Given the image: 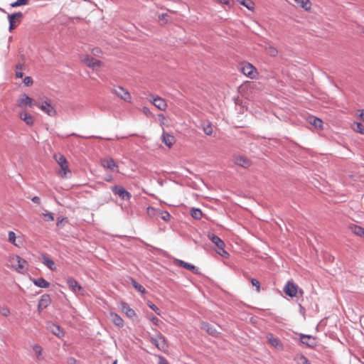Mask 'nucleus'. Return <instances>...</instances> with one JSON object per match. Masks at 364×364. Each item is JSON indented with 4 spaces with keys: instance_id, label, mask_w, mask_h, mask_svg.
<instances>
[{
    "instance_id": "f257e3e1",
    "label": "nucleus",
    "mask_w": 364,
    "mask_h": 364,
    "mask_svg": "<svg viewBox=\"0 0 364 364\" xmlns=\"http://www.w3.org/2000/svg\"><path fill=\"white\" fill-rule=\"evenodd\" d=\"M152 330L156 332L155 336H151L149 337L150 342L154 345L159 350L166 352L168 349V344L166 339L163 334L159 332L156 328H152Z\"/></svg>"
},
{
    "instance_id": "f03ea898",
    "label": "nucleus",
    "mask_w": 364,
    "mask_h": 364,
    "mask_svg": "<svg viewBox=\"0 0 364 364\" xmlns=\"http://www.w3.org/2000/svg\"><path fill=\"white\" fill-rule=\"evenodd\" d=\"M54 159L60 167V169L58 171V174L62 178H68V175H70L71 172L68 167V163L65 156L61 154H54Z\"/></svg>"
},
{
    "instance_id": "7ed1b4c3",
    "label": "nucleus",
    "mask_w": 364,
    "mask_h": 364,
    "mask_svg": "<svg viewBox=\"0 0 364 364\" xmlns=\"http://www.w3.org/2000/svg\"><path fill=\"white\" fill-rule=\"evenodd\" d=\"M16 105L18 107L26 110L28 108H33L38 105V102L29 97L27 94L23 93L20 95L17 100Z\"/></svg>"
},
{
    "instance_id": "20e7f679",
    "label": "nucleus",
    "mask_w": 364,
    "mask_h": 364,
    "mask_svg": "<svg viewBox=\"0 0 364 364\" xmlns=\"http://www.w3.org/2000/svg\"><path fill=\"white\" fill-rule=\"evenodd\" d=\"M208 238L216 245L218 254L225 257L229 256L228 252L225 250L224 242L218 236L211 233L208 235Z\"/></svg>"
},
{
    "instance_id": "39448f33",
    "label": "nucleus",
    "mask_w": 364,
    "mask_h": 364,
    "mask_svg": "<svg viewBox=\"0 0 364 364\" xmlns=\"http://www.w3.org/2000/svg\"><path fill=\"white\" fill-rule=\"evenodd\" d=\"M7 18L9 23V32H12L20 23L21 19L23 18V14L21 12H14L9 14Z\"/></svg>"
},
{
    "instance_id": "423d86ee",
    "label": "nucleus",
    "mask_w": 364,
    "mask_h": 364,
    "mask_svg": "<svg viewBox=\"0 0 364 364\" xmlns=\"http://www.w3.org/2000/svg\"><path fill=\"white\" fill-rule=\"evenodd\" d=\"M27 262L18 255H16L12 259V267L19 273H23L26 270Z\"/></svg>"
},
{
    "instance_id": "0eeeda50",
    "label": "nucleus",
    "mask_w": 364,
    "mask_h": 364,
    "mask_svg": "<svg viewBox=\"0 0 364 364\" xmlns=\"http://www.w3.org/2000/svg\"><path fill=\"white\" fill-rule=\"evenodd\" d=\"M240 70L245 75L251 79H255L257 75V69L250 63H244Z\"/></svg>"
},
{
    "instance_id": "6e6552de",
    "label": "nucleus",
    "mask_w": 364,
    "mask_h": 364,
    "mask_svg": "<svg viewBox=\"0 0 364 364\" xmlns=\"http://www.w3.org/2000/svg\"><path fill=\"white\" fill-rule=\"evenodd\" d=\"M112 192L120 197L124 200H129L132 196L124 188L119 186H114L112 187Z\"/></svg>"
},
{
    "instance_id": "1a4fd4ad",
    "label": "nucleus",
    "mask_w": 364,
    "mask_h": 364,
    "mask_svg": "<svg viewBox=\"0 0 364 364\" xmlns=\"http://www.w3.org/2000/svg\"><path fill=\"white\" fill-rule=\"evenodd\" d=\"M48 332H50L52 334L60 338L63 337L65 335L63 330L60 327V326L54 323H47V333Z\"/></svg>"
},
{
    "instance_id": "9d476101",
    "label": "nucleus",
    "mask_w": 364,
    "mask_h": 364,
    "mask_svg": "<svg viewBox=\"0 0 364 364\" xmlns=\"http://www.w3.org/2000/svg\"><path fill=\"white\" fill-rule=\"evenodd\" d=\"M176 262L179 267H183L186 269H188L195 274H200L198 268L191 263L186 262L181 259H176Z\"/></svg>"
},
{
    "instance_id": "9b49d317",
    "label": "nucleus",
    "mask_w": 364,
    "mask_h": 364,
    "mask_svg": "<svg viewBox=\"0 0 364 364\" xmlns=\"http://www.w3.org/2000/svg\"><path fill=\"white\" fill-rule=\"evenodd\" d=\"M284 292L290 297H294L297 293V286L291 282H287L283 288Z\"/></svg>"
},
{
    "instance_id": "f8f14e48",
    "label": "nucleus",
    "mask_w": 364,
    "mask_h": 364,
    "mask_svg": "<svg viewBox=\"0 0 364 364\" xmlns=\"http://www.w3.org/2000/svg\"><path fill=\"white\" fill-rule=\"evenodd\" d=\"M82 62L88 67L95 69L100 67L102 62L92 56H86Z\"/></svg>"
},
{
    "instance_id": "ddd939ff",
    "label": "nucleus",
    "mask_w": 364,
    "mask_h": 364,
    "mask_svg": "<svg viewBox=\"0 0 364 364\" xmlns=\"http://www.w3.org/2000/svg\"><path fill=\"white\" fill-rule=\"evenodd\" d=\"M67 284L70 289L74 293L83 290L82 286L80 285L77 280L73 277H68L67 279Z\"/></svg>"
},
{
    "instance_id": "4468645a",
    "label": "nucleus",
    "mask_w": 364,
    "mask_h": 364,
    "mask_svg": "<svg viewBox=\"0 0 364 364\" xmlns=\"http://www.w3.org/2000/svg\"><path fill=\"white\" fill-rule=\"evenodd\" d=\"M114 92L122 100L126 102H128L131 99L130 94L126 90H124L122 87H117L114 89Z\"/></svg>"
},
{
    "instance_id": "2eb2a0df",
    "label": "nucleus",
    "mask_w": 364,
    "mask_h": 364,
    "mask_svg": "<svg viewBox=\"0 0 364 364\" xmlns=\"http://www.w3.org/2000/svg\"><path fill=\"white\" fill-rule=\"evenodd\" d=\"M266 337L267 339V342L269 345H271L272 346H273L276 348H279V349L282 348L283 346H282V343L277 338H275L272 333H267Z\"/></svg>"
},
{
    "instance_id": "dca6fc26",
    "label": "nucleus",
    "mask_w": 364,
    "mask_h": 364,
    "mask_svg": "<svg viewBox=\"0 0 364 364\" xmlns=\"http://www.w3.org/2000/svg\"><path fill=\"white\" fill-rule=\"evenodd\" d=\"M300 341L308 347L313 348L316 346L315 338L311 336L301 334Z\"/></svg>"
},
{
    "instance_id": "f3484780",
    "label": "nucleus",
    "mask_w": 364,
    "mask_h": 364,
    "mask_svg": "<svg viewBox=\"0 0 364 364\" xmlns=\"http://www.w3.org/2000/svg\"><path fill=\"white\" fill-rule=\"evenodd\" d=\"M161 138L164 144L168 148H171L176 141L175 137L173 135L166 132H163Z\"/></svg>"
},
{
    "instance_id": "a211bd4d",
    "label": "nucleus",
    "mask_w": 364,
    "mask_h": 364,
    "mask_svg": "<svg viewBox=\"0 0 364 364\" xmlns=\"http://www.w3.org/2000/svg\"><path fill=\"white\" fill-rule=\"evenodd\" d=\"M102 165L103 166V167L112 171H114L115 168H118V166L117 165L116 162L112 158L103 159L102 161Z\"/></svg>"
},
{
    "instance_id": "6ab92c4d",
    "label": "nucleus",
    "mask_w": 364,
    "mask_h": 364,
    "mask_svg": "<svg viewBox=\"0 0 364 364\" xmlns=\"http://www.w3.org/2000/svg\"><path fill=\"white\" fill-rule=\"evenodd\" d=\"M20 119L23 121L27 125H32L33 124V119L31 114L28 113L26 110H23L19 112Z\"/></svg>"
},
{
    "instance_id": "aec40b11",
    "label": "nucleus",
    "mask_w": 364,
    "mask_h": 364,
    "mask_svg": "<svg viewBox=\"0 0 364 364\" xmlns=\"http://www.w3.org/2000/svg\"><path fill=\"white\" fill-rule=\"evenodd\" d=\"M235 164L244 168H247L251 165L250 161L247 157L242 156L235 158Z\"/></svg>"
},
{
    "instance_id": "412c9836",
    "label": "nucleus",
    "mask_w": 364,
    "mask_h": 364,
    "mask_svg": "<svg viewBox=\"0 0 364 364\" xmlns=\"http://www.w3.org/2000/svg\"><path fill=\"white\" fill-rule=\"evenodd\" d=\"M110 317L112 323L119 328H122L124 326V320L117 313L111 312Z\"/></svg>"
},
{
    "instance_id": "4be33fe9",
    "label": "nucleus",
    "mask_w": 364,
    "mask_h": 364,
    "mask_svg": "<svg viewBox=\"0 0 364 364\" xmlns=\"http://www.w3.org/2000/svg\"><path fill=\"white\" fill-rule=\"evenodd\" d=\"M122 309L123 312L127 315V317L132 318L136 316L135 311L132 309L127 303L123 302L122 304Z\"/></svg>"
},
{
    "instance_id": "5701e85b",
    "label": "nucleus",
    "mask_w": 364,
    "mask_h": 364,
    "mask_svg": "<svg viewBox=\"0 0 364 364\" xmlns=\"http://www.w3.org/2000/svg\"><path fill=\"white\" fill-rule=\"evenodd\" d=\"M153 104L160 110H165L167 107L165 100L159 97H157L153 100Z\"/></svg>"
},
{
    "instance_id": "b1692460",
    "label": "nucleus",
    "mask_w": 364,
    "mask_h": 364,
    "mask_svg": "<svg viewBox=\"0 0 364 364\" xmlns=\"http://www.w3.org/2000/svg\"><path fill=\"white\" fill-rule=\"evenodd\" d=\"M33 350L35 353L36 360L40 361L43 359V348L41 346L38 344L33 345Z\"/></svg>"
},
{
    "instance_id": "393cba45",
    "label": "nucleus",
    "mask_w": 364,
    "mask_h": 364,
    "mask_svg": "<svg viewBox=\"0 0 364 364\" xmlns=\"http://www.w3.org/2000/svg\"><path fill=\"white\" fill-rule=\"evenodd\" d=\"M309 122L312 124L316 128H321L323 122L321 119L314 117V116H310L308 119Z\"/></svg>"
},
{
    "instance_id": "a878e982",
    "label": "nucleus",
    "mask_w": 364,
    "mask_h": 364,
    "mask_svg": "<svg viewBox=\"0 0 364 364\" xmlns=\"http://www.w3.org/2000/svg\"><path fill=\"white\" fill-rule=\"evenodd\" d=\"M130 281H131V282H130L131 284L135 289L136 291L141 293L142 294H144L146 293L145 288L142 285L139 284L134 279L130 278Z\"/></svg>"
},
{
    "instance_id": "bb28decb",
    "label": "nucleus",
    "mask_w": 364,
    "mask_h": 364,
    "mask_svg": "<svg viewBox=\"0 0 364 364\" xmlns=\"http://www.w3.org/2000/svg\"><path fill=\"white\" fill-rule=\"evenodd\" d=\"M202 328L205 330L211 336H214L217 333L216 329L208 323H203Z\"/></svg>"
},
{
    "instance_id": "cd10ccee",
    "label": "nucleus",
    "mask_w": 364,
    "mask_h": 364,
    "mask_svg": "<svg viewBox=\"0 0 364 364\" xmlns=\"http://www.w3.org/2000/svg\"><path fill=\"white\" fill-rule=\"evenodd\" d=\"M294 1L302 9L309 11L311 7V2L309 0H294Z\"/></svg>"
},
{
    "instance_id": "c85d7f7f",
    "label": "nucleus",
    "mask_w": 364,
    "mask_h": 364,
    "mask_svg": "<svg viewBox=\"0 0 364 364\" xmlns=\"http://www.w3.org/2000/svg\"><path fill=\"white\" fill-rule=\"evenodd\" d=\"M352 232L360 237H363L364 238V228L358 226V225H353L350 227Z\"/></svg>"
},
{
    "instance_id": "c756f323",
    "label": "nucleus",
    "mask_w": 364,
    "mask_h": 364,
    "mask_svg": "<svg viewBox=\"0 0 364 364\" xmlns=\"http://www.w3.org/2000/svg\"><path fill=\"white\" fill-rule=\"evenodd\" d=\"M191 215L195 219H200L203 216V212L200 209L196 208H192L191 210Z\"/></svg>"
},
{
    "instance_id": "7c9ffc66",
    "label": "nucleus",
    "mask_w": 364,
    "mask_h": 364,
    "mask_svg": "<svg viewBox=\"0 0 364 364\" xmlns=\"http://www.w3.org/2000/svg\"><path fill=\"white\" fill-rule=\"evenodd\" d=\"M157 215H160L161 218L164 221H169L171 219L170 213L166 210L159 209Z\"/></svg>"
},
{
    "instance_id": "2f4dec72",
    "label": "nucleus",
    "mask_w": 364,
    "mask_h": 364,
    "mask_svg": "<svg viewBox=\"0 0 364 364\" xmlns=\"http://www.w3.org/2000/svg\"><path fill=\"white\" fill-rule=\"evenodd\" d=\"M23 65L21 63H18L15 67V76L16 78H22L23 76V73L22 72Z\"/></svg>"
},
{
    "instance_id": "473e14b6",
    "label": "nucleus",
    "mask_w": 364,
    "mask_h": 364,
    "mask_svg": "<svg viewBox=\"0 0 364 364\" xmlns=\"http://www.w3.org/2000/svg\"><path fill=\"white\" fill-rule=\"evenodd\" d=\"M241 5L249 10L253 9L254 3L251 0H237Z\"/></svg>"
},
{
    "instance_id": "72a5a7b5",
    "label": "nucleus",
    "mask_w": 364,
    "mask_h": 364,
    "mask_svg": "<svg viewBox=\"0 0 364 364\" xmlns=\"http://www.w3.org/2000/svg\"><path fill=\"white\" fill-rule=\"evenodd\" d=\"M33 284L41 288H46V279L43 277L33 279Z\"/></svg>"
},
{
    "instance_id": "f704fd0d",
    "label": "nucleus",
    "mask_w": 364,
    "mask_h": 364,
    "mask_svg": "<svg viewBox=\"0 0 364 364\" xmlns=\"http://www.w3.org/2000/svg\"><path fill=\"white\" fill-rule=\"evenodd\" d=\"M46 309V294L41 296V299L38 302V309L41 312Z\"/></svg>"
},
{
    "instance_id": "c9c22d12",
    "label": "nucleus",
    "mask_w": 364,
    "mask_h": 364,
    "mask_svg": "<svg viewBox=\"0 0 364 364\" xmlns=\"http://www.w3.org/2000/svg\"><path fill=\"white\" fill-rule=\"evenodd\" d=\"M148 306L153 310L157 315L160 316L161 314V311L151 301L147 302Z\"/></svg>"
},
{
    "instance_id": "e433bc0d",
    "label": "nucleus",
    "mask_w": 364,
    "mask_h": 364,
    "mask_svg": "<svg viewBox=\"0 0 364 364\" xmlns=\"http://www.w3.org/2000/svg\"><path fill=\"white\" fill-rule=\"evenodd\" d=\"M159 210V208H156L151 206H149L146 209V212L150 216H155L157 215L158 211Z\"/></svg>"
},
{
    "instance_id": "4c0bfd02",
    "label": "nucleus",
    "mask_w": 364,
    "mask_h": 364,
    "mask_svg": "<svg viewBox=\"0 0 364 364\" xmlns=\"http://www.w3.org/2000/svg\"><path fill=\"white\" fill-rule=\"evenodd\" d=\"M28 3V0H16V1L11 4V7H18L23 5H26Z\"/></svg>"
},
{
    "instance_id": "58836bf2",
    "label": "nucleus",
    "mask_w": 364,
    "mask_h": 364,
    "mask_svg": "<svg viewBox=\"0 0 364 364\" xmlns=\"http://www.w3.org/2000/svg\"><path fill=\"white\" fill-rule=\"evenodd\" d=\"M55 114H56V110L47 101V115L55 116Z\"/></svg>"
},
{
    "instance_id": "ea45409f",
    "label": "nucleus",
    "mask_w": 364,
    "mask_h": 364,
    "mask_svg": "<svg viewBox=\"0 0 364 364\" xmlns=\"http://www.w3.org/2000/svg\"><path fill=\"white\" fill-rule=\"evenodd\" d=\"M47 268H49L50 269H51L53 271L57 270L56 264L54 262V261L48 257H47Z\"/></svg>"
},
{
    "instance_id": "a19ab883",
    "label": "nucleus",
    "mask_w": 364,
    "mask_h": 364,
    "mask_svg": "<svg viewBox=\"0 0 364 364\" xmlns=\"http://www.w3.org/2000/svg\"><path fill=\"white\" fill-rule=\"evenodd\" d=\"M16 236L15 232L13 231H9V241L11 244L17 246L18 245L16 243Z\"/></svg>"
},
{
    "instance_id": "79ce46f5",
    "label": "nucleus",
    "mask_w": 364,
    "mask_h": 364,
    "mask_svg": "<svg viewBox=\"0 0 364 364\" xmlns=\"http://www.w3.org/2000/svg\"><path fill=\"white\" fill-rule=\"evenodd\" d=\"M354 130L358 133L364 134V127L360 122L355 123Z\"/></svg>"
},
{
    "instance_id": "37998d69",
    "label": "nucleus",
    "mask_w": 364,
    "mask_h": 364,
    "mask_svg": "<svg viewBox=\"0 0 364 364\" xmlns=\"http://www.w3.org/2000/svg\"><path fill=\"white\" fill-rule=\"evenodd\" d=\"M0 314L6 317L10 314V310L6 306H3L0 308Z\"/></svg>"
},
{
    "instance_id": "c03bdc74",
    "label": "nucleus",
    "mask_w": 364,
    "mask_h": 364,
    "mask_svg": "<svg viewBox=\"0 0 364 364\" xmlns=\"http://www.w3.org/2000/svg\"><path fill=\"white\" fill-rule=\"evenodd\" d=\"M148 318L156 326H159L161 322V321L153 314L149 315Z\"/></svg>"
},
{
    "instance_id": "a18cd8bd",
    "label": "nucleus",
    "mask_w": 364,
    "mask_h": 364,
    "mask_svg": "<svg viewBox=\"0 0 364 364\" xmlns=\"http://www.w3.org/2000/svg\"><path fill=\"white\" fill-rule=\"evenodd\" d=\"M251 283H252V286L256 287L257 291L259 292L260 291V283H259V282L257 279L252 278L251 279Z\"/></svg>"
},
{
    "instance_id": "49530a36",
    "label": "nucleus",
    "mask_w": 364,
    "mask_h": 364,
    "mask_svg": "<svg viewBox=\"0 0 364 364\" xmlns=\"http://www.w3.org/2000/svg\"><path fill=\"white\" fill-rule=\"evenodd\" d=\"M267 53H269V55L271 56H276L278 53V50H277V48H275L273 46H269L268 48H267Z\"/></svg>"
},
{
    "instance_id": "de8ad7c7",
    "label": "nucleus",
    "mask_w": 364,
    "mask_h": 364,
    "mask_svg": "<svg viewBox=\"0 0 364 364\" xmlns=\"http://www.w3.org/2000/svg\"><path fill=\"white\" fill-rule=\"evenodd\" d=\"M213 131L211 124H208L203 127V132L206 135H211L213 134Z\"/></svg>"
},
{
    "instance_id": "09e8293b",
    "label": "nucleus",
    "mask_w": 364,
    "mask_h": 364,
    "mask_svg": "<svg viewBox=\"0 0 364 364\" xmlns=\"http://www.w3.org/2000/svg\"><path fill=\"white\" fill-rule=\"evenodd\" d=\"M23 82L26 86H31L33 82L32 77L30 76L24 77Z\"/></svg>"
},
{
    "instance_id": "8fccbe9b",
    "label": "nucleus",
    "mask_w": 364,
    "mask_h": 364,
    "mask_svg": "<svg viewBox=\"0 0 364 364\" xmlns=\"http://www.w3.org/2000/svg\"><path fill=\"white\" fill-rule=\"evenodd\" d=\"M299 364H310L309 360L304 355H301L299 360Z\"/></svg>"
},
{
    "instance_id": "3c124183",
    "label": "nucleus",
    "mask_w": 364,
    "mask_h": 364,
    "mask_svg": "<svg viewBox=\"0 0 364 364\" xmlns=\"http://www.w3.org/2000/svg\"><path fill=\"white\" fill-rule=\"evenodd\" d=\"M156 356L159 358V363L158 364H168L167 360L163 355H158Z\"/></svg>"
},
{
    "instance_id": "603ef678",
    "label": "nucleus",
    "mask_w": 364,
    "mask_h": 364,
    "mask_svg": "<svg viewBox=\"0 0 364 364\" xmlns=\"http://www.w3.org/2000/svg\"><path fill=\"white\" fill-rule=\"evenodd\" d=\"M66 220V218H58V220H57V223H56V225L59 228H62L63 227V223Z\"/></svg>"
},
{
    "instance_id": "864d4df0",
    "label": "nucleus",
    "mask_w": 364,
    "mask_h": 364,
    "mask_svg": "<svg viewBox=\"0 0 364 364\" xmlns=\"http://www.w3.org/2000/svg\"><path fill=\"white\" fill-rule=\"evenodd\" d=\"M220 3L227 5L230 6L232 3H233V0H219Z\"/></svg>"
},
{
    "instance_id": "5fc2aeb1",
    "label": "nucleus",
    "mask_w": 364,
    "mask_h": 364,
    "mask_svg": "<svg viewBox=\"0 0 364 364\" xmlns=\"http://www.w3.org/2000/svg\"><path fill=\"white\" fill-rule=\"evenodd\" d=\"M31 201L36 204H39L40 203V201H41V199L38 196H34L31 198Z\"/></svg>"
},
{
    "instance_id": "6e6d98bb",
    "label": "nucleus",
    "mask_w": 364,
    "mask_h": 364,
    "mask_svg": "<svg viewBox=\"0 0 364 364\" xmlns=\"http://www.w3.org/2000/svg\"><path fill=\"white\" fill-rule=\"evenodd\" d=\"M36 107H38L42 111L46 112V101L42 102L41 105H36Z\"/></svg>"
},
{
    "instance_id": "4d7b16f0",
    "label": "nucleus",
    "mask_w": 364,
    "mask_h": 364,
    "mask_svg": "<svg viewBox=\"0 0 364 364\" xmlns=\"http://www.w3.org/2000/svg\"><path fill=\"white\" fill-rule=\"evenodd\" d=\"M53 220H54L53 214L52 213L47 212V221Z\"/></svg>"
},
{
    "instance_id": "13d9d810",
    "label": "nucleus",
    "mask_w": 364,
    "mask_h": 364,
    "mask_svg": "<svg viewBox=\"0 0 364 364\" xmlns=\"http://www.w3.org/2000/svg\"><path fill=\"white\" fill-rule=\"evenodd\" d=\"M40 259L41 261V262L46 265V255L45 254H41V257H40Z\"/></svg>"
},
{
    "instance_id": "bf43d9fd",
    "label": "nucleus",
    "mask_w": 364,
    "mask_h": 364,
    "mask_svg": "<svg viewBox=\"0 0 364 364\" xmlns=\"http://www.w3.org/2000/svg\"><path fill=\"white\" fill-rule=\"evenodd\" d=\"M143 112L146 114V115H149L151 114V112L149 111V108L146 107H143Z\"/></svg>"
},
{
    "instance_id": "052dcab7",
    "label": "nucleus",
    "mask_w": 364,
    "mask_h": 364,
    "mask_svg": "<svg viewBox=\"0 0 364 364\" xmlns=\"http://www.w3.org/2000/svg\"><path fill=\"white\" fill-rule=\"evenodd\" d=\"M358 112H360V114H359L360 118L364 121V111L363 109H359Z\"/></svg>"
},
{
    "instance_id": "680f3d73",
    "label": "nucleus",
    "mask_w": 364,
    "mask_h": 364,
    "mask_svg": "<svg viewBox=\"0 0 364 364\" xmlns=\"http://www.w3.org/2000/svg\"><path fill=\"white\" fill-rule=\"evenodd\" d=\"M167 16L168 15L166 14H162L161 15L159 16V20H162L163 18H164Z\"/></svg>"
},
{
    "instance_id": "e2e57ef3",
    "label": "nucleus",
    "mask_w": 364,
    "mask_h": 364,
    "mask_svg": "<svg viewBox=\"0 0 364 364\" xmlns=\"http://www.w3.org/2000/svg\"><path fill=\"white\" fill-rule=\"evenodd\" d=\"M300 306V312L304 314V309L301 306V305H299Z\"/></svg>"
},
{
    "instance_id": "0e129e2a",
    "label": "nucleus",
    "mask_w": 364,
    "mask_h": 364,
    "mask_svg": "<svg viewBox=\"0 0 364 364\" xmlns=\"http://www.w3.org/2000/svg\"><path fill=\"white\" fill-rule=\"evenodd\" d=\"M46 302H47V306L48 305V302H50V299L48 298V295H47Z\"/></svg>"
},
{
    "instance_id": "69168bd1",
    "label": "nucleus",
    "mask_w": 364,
    "mask_h": 364,
    "mask_svg": "<svg viewBox=\"0 0 364 364\" xmlns=\"http://www.w3.org/2000/svg\"><path fill=\"white\" fill-rule=\"evenodd\" d=\"M12 41V36H9V42H11Z\"/></svg>"
},
{
    "instance_id": "338daca9",
    "label": "nucleus",
    "mask_w": 364,
    "mask_h": 364,
    "mask_svg": "<svg viewBox=\"0 0 364 364\" xmlns=\"http://www.w3.org/2000/svg\"><path fill=\"white\" fill-rule=\"evenodd\" d=\"M117 360H114V361L113 362V363H112V364H117Z\"/></svg>"
},
{
    "instance_id": "774afa93",
    "label": "nucleus",
    "mask_w": 364,
    "mask_h": 364,
    "mask_svg": "<svg viewBox=\"0 0 364 364\" xmlns=\"http://www.w3.org/2000/svg\"><path fill=\"white\" fill-rule=\"evenodd\" d=\"M50 285V283L48 282H47V288L49 287Z\"/></svg>"
}]
</instances>
